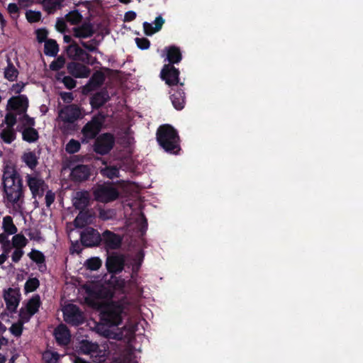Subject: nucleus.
<instances>
[{
    "label": "nucleus",
    "mask_w": 363,
    "mask_h": 363,
    "mask_svg": "<svg viewBox=\"0 0 363 363\" xmlns=\"http://www.w3.org/2000/svg\"><path fill=\"white\" fill-rule=\"evenodd\" d=\"M159 145L167 153L179 155L181 151L180 138L177 130L169 124L160 125L156 133Z\"/></svg>",
    "instance_id": "nucleus-1"
},
{
    "label": "nucleus",
    "mask_w": 363,
    "mask_h": 363,
    "mask_svg": "<svg viewBox=\"0 0 363 363\" xmlns=\"http://www.w3.org/2000/svg\"><path fill=\"white\" fill-rule=\"evenodd\" d=\"M124 306L116 302L105 304L99 308L100 322L103 325L108 327L118 326L123 322Z\"/></svg>",
    "instance_id": "nucleus-2"
},
{
    "label": "nucleus",
    "mask_w": 363,
    "mask_h": 363,
    "mask_svg": "<svg viewBox=\"0 0 363 363\" xmlns=\"http://www.w3.org/2000/svg\"><path fill=\"white\" fill-rule=\"evenodd\" d=\"M105 119V115L101 112L93 116L91 119L82 128L81 143L87 144L91 140L96 139L103 128Z\"/></svg>",
    "instance_id": "nucleus-3"
},
{
    "label": "nucleus",
    "mask_w": 363,
    "mask_h": 363,
    "mask_svg": "<svg viewBox=\"0 0 363 363\" xmlns=\"http://www.w3.org/2000/svg\"><path fill=\"white\" fill-rule=\"evenodd\" d=\"M3 197L11 204H17L22 203L24 198V187L23 185V179L9 180L3 184Z\"/></svg>",
    "instance_id": "nucleus-4"
},
{
    "label": "nucleus",
    "mask_w": 363,
    "mask_h": 363,
    "mask_svg": "<svg viewBox=\"0 0 363 363\" xmlns=\"http://www.w3.org/2000/svg\"><path fill=\"white\" fill-rule=\"evenodd\" d=\"M93 196L96 201L107 203L116 200L119 196V192L108 182L97 184L93 189Z\"/></svg>",
    "instance_id": "nucleus-5"
},
{
    "label": "nucleus",
    "mask_w": 363,
    "mask_h": 363,
    "mask_svg": "<svg viewBox=\"0 0 363 363\" xmlns=\"http://www.w3.org/2000/svg\"><path fill=\"white\" fill-rule=\"evenodd\" d=\"M115 144V138L113 134L105 133L95 139L93 146L94 151L100 155H105L110 152Z\"/></svg>",
    "instance_id": "nucleus-6"
},
{
    "label": "nucleus",
    "mask_w": 363,
    "mask_h": 363,
    "mask_svg": "<svg viewBox=\"0 0 363 363\" xmlns=\"http://www.w3.org/2000/svg\"><path fill=\"white\" fill-rule=\"evenodd\" d=\"M80 242L85 247H97L101 243V236L96 229L86 227L80 233Z\"/></svg>",
    "instance_id": "nucleus-7"
},
{
    "label": "nucleus",
    "mask_w": 363,
    "mask_h": 363,
    "mask_svg": "<svg viewBox=\"0 0 363 363\" xmlns=\"http://www.w3.org/2000/svg\"><path fill=\"white\" fill-rule=\"evenodd\" d=\"M65 321L72 326H79L85 321L84 316L82 311L76 305H70L64 311Z\"/></svg>",
    "instance_id": "nucleus-8"
},
{
    "label": "nucleus",
    "mask_w": 363,
    "mask_h": 363,
    "mask_svg": "<svg viewBox=\"0 0 363 363\" xmlns=\"http://www.w3.org/2000/svg\"><path fill=\"white\" fill-rule=\"evenodd\" d=\"M28 108V99L26 95L20 94L12 96L8 101L6 111H13L18 115L27 112Z\"/></svg>",
    "instance_id": "nucleus-9"
},
{
    "label": "nucleus",
    "mask_w": 363,
    "mask_h": 363,
    "mask_svg": "<svg viewBox=\"0 0 363 363\" xmlns=\"http://www.w3.org/2000/svg\"><path fill=\"white\" fill-rule=\"evenodd\" d=\"M125 262V259L123 255L113 252L107 257L106 260L107 271L111 274H118L123 270Z\"/></svg>",
    "instance_id": "nucleus-10"
},
{
    "label": "nucleus",
    "mask_w": 363,
    "mask_h": 363,
    "mask_svg": "<svg viewBox=\"0 0 363 363\" xmlns=\"http://www.w3.org/2000/svg\"><path fill=\"white\" fill-rule=\"evenodd\" d=\"M3 297L6 308L11 313H15L21 301V293L18 289L9 288L4 291Z\"/></svg>",
    "instance_id": "nucleus-11"
},
{
    "label": "nucleus",
    "mask_w": 363,
    "mask_h": 363,
    "mask_svg": "<svg viewBox=\"0 0 363 363\" xmlns=\"http://www.w3.org/2000/svg\"><path fill=\"white\" fill-rule=\"evenodd\" d=\"M180 72L172 65H164L160 72L161 79L169 86L179 84Z\"/></svg>",
    "instance_id": "nucleus-12"
},
{
    "label": "nucleus",
    "mask_w": 363,
    "mask_h": 363,
    "mask_svg": "<svg viewBox=\"0 0 363 363\" xmlns=\"http://www.w3.org/2000/svg\"><path fill=\"white\" fill-rule=\"evenodd\" d=\"M101 243L104 244V247L107 250H118L121 247L122 244V237L109 230H106L101 235Z\"/></svg>",
    "instance_id": "nucleus-13"
},
{
    "label": "nucleus",
    "mask_w": 363,
    "mask_h": 363,
    "mask_svg": "<svg viewBox=\"0 0 363 363\" xmlns=\"http://www.w3.org/2000/svg\"><path fill=\"white\" fill-rule=\"evenodd\" d=\"M26 181L28 186L31 191L33 198L36 196H43L45 191V183L44 180L36 176L27 174Z\"/></svg>",
    "instance_id": "nucleus-14"
},
{
    "label": "nucleus",
    "mask_w": 363,
    "mask_h": 363,
    "mask_svg": "<svg viewBox=\"0 0 363 363\" xmlns=\"http://www.w3.org/2000/svg\"><path fill=\"white\" fill-rule=\"evenodd\" d=\"M82 113L79 107L76 104L66 106L60 112V117L65 123H72L81 117Z\"/></svg>",
    "instance_id": "nucleus-15"
},
{
    "label": "nucleus",
    "mask_w": 363,
    "mask_h": 363,
    "mask_svg": "<svg viewBox=\"0 0 363 363\" xmlns=\"http://www.w3.org/2000/svg\"><path fill=\"white\" fill-rule=\"evenodd\" d=\"M67 72L75 78H86L91 73L89 67L78 62H70L67 65Z\"/></svg>",
    "instance_id": "nucleus-16"
},
{
    "label": "nucleus",
    "mask_w": 363,
    "mask_h": 363,
    "mask_svg": "<svg viewBox=\"0 0 363 363\" xmlns=\"http://www.w3.org/2000/svg\"><path fill=\"white\" fill-rule=\"evenodd\" d=\"M91 175V169L86 164H77L73 167L70 172V178L74 182L86 181Z\"/></svg>",
    "instance_id": "nucleus-17"
},
{
    "label": "nucleus",
    "mask_w": 363,
    "mask_h": 363,
    "mask_svg": "<svg viewBox=\"0 0 363 363\" xmlns=\"http://www.w3.org/2000/svg\"><path fill=\"white\" fill-rule=\"evenodd\" d=\"M73 35L77 38H88L95 33L94 25L90 22H84L81 26L73 28Z\"/></svg>",
    "instance_id": "nucleus-18"
},
{
    "label": "nucleus",
    "mask_w": 363,
    "mask_h": 363,
    "mask_svg": "<svg viewBox=\"0 0 363 363\" xmlns=\"http://www.w3.org/2000/svg\"><path fill=\"white\" fill-rule=\"evenodd\" d=\"M41 302L39 295L33 296L28 302L26 305V317L23 314V309L21 308L20 311V315L22 318H26L28 320L31 316L35 315L39 310Z\"/></svg>",
    "instance_id": "nucleus-19"
},
{
    "label": "nucleus",
    "mask_w": 363,
    "mask_h": 363,
    "mask_svg": "<svg viewBox=\"0 0 363 363\" xmlns=\"http://www.w3.org/2000/svg\"><path fill=\"white\" fill-rule=\"evenodd\" d=\"M170 99L174 108L178 111L182 110L185 105V93L181 88L172 89L170 91Z\"/></svg>",
    "instance_id": "nucleus-20"
},
{
    "label": "nucleus",
    "mask_w": 363,
    "mask_h": 363,
    "mask_svg": "<svg viewBox=\"0 0 363 363\" xmlns=\"http://www.w3.org/2000/svg\"><path fill=\"white\" fill-rule=\"evenodd\" d=\"M57 345L67 346L70 342V333L65 325H60L54 332Z\"/></svg>",
    "instance_id": "nucleus-21"
},
{
    "label": "nucleus",
    "mask_w": 363,
    "mask_h": 363,
    "mask_svg": "<svg viewBox=\"0 0 363 363\" xmlns=\"http://www.w3.org/2000/svg\"><path fill=\"white\" fill-rule=\"evenodd\" d=\"M110 100L108 91L104 89L96 92L90 98V104L93 109H99Z\"/></svg>",
    "instance_id": "nucleus-22"
},
{
    "label": "nucleus",
    "mask_w": 363,
    "mask_h": 363,
    "mask_svg": "<svg viewBox=\"0 0 363 363\" xmlns=\"http://www.w3.org/2000/svg\"><path fill=\"white\" fill-rule=\"evenodd\" d=\"M90 203V195L87 191H77L73 199V206L78 210L86 209Z\"/></svg>",
    "instance_id": "nucleus-23"
},
{
    "label": "nucleus",
    "mask_w": 363,
    "mask_h": 363,
    "mask_svg": "<svg viewBox=\"0 0 363 363\" xmlns=\"http://www.w3.org/2000/svg\"><path fill=\"white\" fill-rule=\"evenodd\" d=\"M106 80L105 74L101 70H97L93 73L87 82L86 87L89 90H95L101 87Z\"/></svg>",
    "instance_id": "nucleus-24"
},
{
    "label": "nucleus",
    "mask_w": 363,
    "mask_h": 363,
    "mask_svg": "<svg viewBox=\"0 0 363 363\" xmlns=\"http://www.w3.org/2000/svg\"><path fill=\"white\" fill-rule=\"evenodd\" d=\"M164 50L167 53V60L169 63L167 65L179 64L182 60L181 50L176 45H170L165 47Z\"/></svg>",
    "instance_id": "nucleus-25"
},
{
    "label": "nucleus",
    "mask_w": 363,
    "mask_h": 363,
    "mask_svg": "<svg viewBox=\"0 0 363 363\" xmlns=\"http://www.w3.org/2000/svg\"><path fill=\"white\" fill-rule=\"evenodd\" d=\"M92 221V215L89 210H79V214L74 220V225L76 228H83Z\"/></svg>",
    "instance_id": "nucleus-26"
},
{
    "label": "nucleus",
    "mask_w": 363,
    "mask_h": 363,
    "mask_svg": "<svg viewBox=\"0 0 363 363\" xmlns=\"http://www.w3.org/2000/svg\"><path fill=\"white\" fill-rule=\"evenodd\" d=\"M164 23V19L161 16L156 17L154 21L155 26H152V23L144 22L143 29L145 34L148 36L152 35L162 29Z\"/></svg>",
    "instance_id": "nucleus-27"
},
{
    "label": "nucleus",
    "mask_w": 363,
    "mask_h": 363,
    "mask_svg": "<svg viewBox=\"0 0 363 363\" xmlns=\"http://www.w3.org/2000/svg\"><path fill=\"white\" fill-rule=\"evenodd\" d=\"M77 57L75 61H79L86 65H94L97 62V59L88 53L85 50L81 47L75 48Z\"/></svg>",
    "instance_id": "nucleus-28"
},
{
    "label": "nucleus",
    "mask_w": 363,
    "mask_h": 363,
    "mask_svg": "<svg viewBox=\"0 0 363 363\" xmlns=\"http://www.w3.org/2000/svg\"><path fill=\"white\" fill-rule=\"evenodd\" d=\"M28 255L32 261L38 264V269L41 272L45 271L47 268L45 264V256L42 252L38 250H32V251L29 252Z\"/></svg>",
    "instance_id": "nucleus-29"
},
{
    "label": "nucleus",
    "mask_w": 363,
    "mask_h": 363,
    "mask_svg": "<svg viewBox=\"0 0 363 363\" xmlns=\"http://www.w3.org/2000/svg\"><path fill=\"white\" fill-rule=\"evenodd\" d=\"M38 138V132L33 127H26L22 130V139L24 141L32 143L36 142Z\"/></svg>",
    "instance_id": "nucleus-30"
},
{
    "label": "nucleus",
    "mask_w": 363,
    "mask_h": 363,
    "mask_svg": "<svg viewBox=\"0 0 363 363\" xmlns=\"http://www.w3.org/2000/svg\"><path fill=\"white\" fill-rule=\"evenodd\" d=\"M59 52V46L57 41L53 39H48L44 45V53L47 56L55 57Z\"/></svg>",
    "instance_id": "nucleus-31"
},
{
    "label": "nucleus",
    "mask_w": 363,
    "mask_h": 363,
    "mask_svg": "<svg viewBox=\"0 0 363 363\" xmlns=\"http://www.w3.org/2000/svg\"><path fill=\"white\" fill-rule=\"evenodd\" d=\"M99 348L96 343H93L87 340H82L79 343V350L85 354L96 352Z\"/></svg>",
    "instance_id": "nucleus-32"
},
{
    "label": "nucleus",
    "mask_w": 363,
    "mask_h": 363,
    "mask_svg": "<svg viewBox=\"0 0 363 363\" xmlns=\"http://www.w3.org/2000/svg\"><path fill=\"white\" fill-rule=\"evenodd\" d=\"M21 179L22 178L20 176V174L14 168L9 166L5 167L2 177V184H6V182H7L8 180H9V182H11L12 180H17Z\"/></svg>",
    "instance_id": "nucleus-33"
},
{
    "label": "nucleus",
    "mask_w": 363,
    "mask_h": 363,
    "mask_svg": "<svg viewBox=\"0 0 363 363\" xmlns=\"http://www.w3.org/2000/svg\"><path fill=\"white\" fill-rule=\"evenodd\" d=\"M63 0H43V6L48 13H53L57 9H61Z\"/></svg>",
    "instance_id": "nucleus-34"
},
{
    "label": "nucleus",
    "mask_w": 363,
    "mask_h": 363,
    "mask_svg": "<svg viewBox=\"0 0 363 363\" xmlns=\"http://www.w3.org/2000/svg\"><path fill=\"white\" fill-rule=\"evenodd\" d=\"M1 139L6 144H11L16 138L14 128L6 127L0 132Z\"/></svg>",
    "instance_id": "nucleus-35"
},
{
    "label": "nucleus",
    "mask_w": 363,
    "mask_h": 363,
    "mask_svg": "<svg viewBox=\"0 0 363 363\" xmlns=\"http://www.w3.org/2000/svg\"><path fill=\"white\" fill-rule=\"evenodd\" d=\"M56 79L64 84L65 86L68 89H74L77 85V82L69 76H65V72H59L56 74Z\"/></svg>",
    "instance_id": "nucleus-36"
},
{
    "label": "nucleus",
    "mask_w": 363,
    "mask_h": 363,
    "mask_svg": "<svg viewBox=\"0 0 363 363\" xmlns=\"http://www.w3.org/2000/svg\"><path fill=\"white\" fill-rule=\"evenodd\" d=\"M2 228L7 235H14L17 233V228L10 216H6L3 218Z\"/></svg>",
    "instance_id": "nucleus-37"
},
{
    "label": "nucleus",
    "mask_w": 363,
    "mask_h": 363,
    "mask_svg": "<svg viewBox=\"0 0 363 363\" xmlns=\"http://www.w3.org/2000/svg\"><path fill=\"white\" fill-rule=\"evenodd\" d=\"M22 160L31 169H34L38 164V157L34 152H25L22 156Z\"/></svg>",
    "instance_id": "nucleus-38"
},
{
    "label": "nucleus",
    "mask_w": 363,
    "mask_h": 363,
    "mask_svg": "<svg viewBox=\"0 0 363 363\" xmlns=\"http://www.w3.org/2000/svg\"><path fill=\"white\" fill-rule=\"evenodd\" d=\"M82 15L77 9L65 15V20L72 25H77L82 21Z\"/></svg>",
    "instance_id": "nucleus-39"
},
{
    "label": "nucleus",
    "mask_w": 363,
    "mask_h": 363,
    "mask_svg": "<svg viewBox=\"0 0 363 363\" xmlns=\"http://www.w3.org/2000/svg\"><path fill=\"white\" fill-rule=\"evenodd\" d=\"M18 71L12 62H9L7 67L4 71V77L10 82H13L18 77Z\"/></svg>",
    "instance_id": "nucleus-40"
},
{
    "label": "nucleus",
    "mask_w": 363,
    "mask_h": 363,
    "mask_svg": "<svg viewBox=\"0 0 363 363\" xmlns=\"http://www.w3.org/2000/svg\"><path fill=\"white\" fill-rule=\"evenodd\" d=\"M101 173L104 176L108 179H113L119 177V169L116 166L106 167L101 170Z\"/></svg>",
    "instance_id": "nucleus-41"
},
{
    "label": "nucleus",
    "mask_w": 363,
    "mask_h": 363,
    "mask_svg": "<svg viewBox=\"0 0 363 363\" xmlns=\"http://www.w3.org/2000/svg\"><path fill=\"white\" fill-rule=\"evenodd\" d=\"M40 286V281L37 278H29L25 283L24 291L26 293L35 291Z\"/></svg>",
    "instance_id": "nucleus-42"
},
{
    "label": "nucleus",
    "mask_w": 363,
    "mask_h": 363,
    "mask_svg": "<svg viewBox=\"0 0 363 363\" xmlns=\"http://www.w3.org/2000/svg\"><path fill=\"white\" fill-rule=\"evenodd\" d=\"M101 260L97 257L89 258L84 263V266L88 269L92 271L98 270L101 267Z\"/></svg>",
    "instance_id": "nucleus-43"
},
{
    "label": "nucleus",
    "mask_w": 363,
    "mask_h": 363,
    "mask_svg": "<svg viewBox=\"0 0 363 363\" xmlns=\"http://www.w3.org/2000/svg\"><path fill=\"white\" fill-rule=\"evenodd\" d=\"M81 148V144L80 142L71 139L66 145L65 150L69 154H74L79 151Z\"/></svg>",
    "instance_id": "nucleus-44"
},
{
    "label": "nucleus",
    "mask_w": 363,
    "mask_h": 363,
    "mask_svg": "<svg viewBox=\"0 0 363 363\" xmlns=\"http://www.w3.org/2000/svg\"><path fill=\"white\" fill-rule=\"evenodd\" d=\"M12 243L16 248L22 249L26 246L28 240L22 234H16L12 238Z\"/></svg>",
    "instance_id": "nucleus-45"
},
{
    "label": "nucleus",
    "mask_w": 363,
    "mask_h": 363,
    "mask_svg": "<svg viewBox=\"0 0 363 363\" xmlns=\"http://www.w3.org/2000/svg\"><path fill=\"white\" fill-rule=\"evenodd\" d=\"M17 115L18 114L13 112V111H7L4 118V123L6 124V127L14 128V125L17 123Z\"/></svg>",
    "instance_id": "nucleus-46"
},
{
    "label": "nucleus",
    "mask_w": 363,
    "mask_h": 363,
    "mask_svg": "<svg viewBox=\"0 0 363 363\" xmlns=\"http://www.w3.org/2000/svg\"><path fill=\"white\" fill-rule=\"evenodd\" d=\"M80 44L84 48V50H86L89 52H100L99 49L97 48L96 45H98V42L96 39H92L89 43L84 42V41H80Z\"/></svg>",
    "instance_id": "nucleus-47"
},
{
    "label": "nucleus",
    "mask_w": 363,
    "mask_h": 363,
    "mask_svg": "<svg viewBox=\"0 0 363 363\" xmlns=\"http://www.w3.org/2000/svg\"><path fill=\"white\" fill-rule=\"evenodd\" d=\"M65 64V59L62 56H59L53 60L50 65V69L52 71H59Z\"/></svg>",
    "instance_id": "nucleus-48"
},
{
    "label": "nucleus",
    "mask_w": 363,
    "mask_h": 363,
    "mask_svg": "<svg viewBox=\"0 0 363 363\" xmlns=\"http://www.w3.org/2000/svg\"><path fill=\"white\" fill-rule=\"evenodd\" d=\"M26 17L29 23H36L40 20L41 13L40 11L29 10L26 11Z\"/></svg>",
    "instance_id": "nucleus-49"
},
{
    "label": "nucleus",
    "mask_w": 363,
    "mask_h": 363,
    "mask_svg": "<svg viewBox=\"0 0 363 363\" xmlns=\"http://www.w3.org/2000/svg\"><path fill=\"white\" fill-rule=\"evenodd\" d=\"M23 116L19 118V121L23 123V126L24 128L26 127H33L35 125V119L30 116H29L26 113H23Z\"/></svg>",
    "instance_id": "nucleus-50"
},
{
    "label": "nucleus",
    "mask_w": 363,
    "mask_h": 363,
    "mask_svg": "<svg viewBox=\"0 0 363 363\" xmlns=\"http://www.w3.org/2000/svg\"><path fill=\"white\" fill-rule=\"evenodd\" d=\"M45 363H58L60 354L56 352H45L43 355Z\"/></svg>",
    "instance_id": "nucleus-51"
},
{
    "label": "nucleus",
    "mask_w": 363,
    "mask_h": 363,
    "mask_svg": "<svg viewBox=\"0 0 363 363\" xmlns=\"http://www.w3.org/2000/svg\"><path fill=\"white\" fill-rule=\"evenodd\" d=\"M23 330V323L21 322L12 324V325L9 328V330L11 333V334L16 337H20L22 335Z\"/></svg>",
    "instance_id": "nucleus-52"
},
{
    "label": "nucleus",
    "mask_w": 363,
    "mask_h": 363,
    "mask_svg": "<svg viewBox=\"0 0 363 363\" xmlns=\"http://www.w3.org/2000/svg\"><path fill=\"white\" fill-rule=\"evenodd\" d=\"M77 47H79V45L76 42H72L70 45L66 47V52L69 58L72 59L75 61V57H77V53L75 48Z\"/></svg>",
    "instance_id": "nucleus-53"
},
{
    "label": "nucleus",
    "mask_w": 363,
    "mask_h": 363,
    "mask_svg": "<svg viewBox=\"0 0 363 363\" xmlns=\"http://www.w3.org/2000/svg\"><path fill=\"white\" fill-rule=\"evenodd\" d=\"M135 40L140 50H147L150 46V41L146 38H136Z\"/></svg>",
    "instance_id": "nucleus-54"
},
{
    "label": "nucleus",
    "mask_w": 363,
    "mask_h": 363,
    "mask_svg": "<svg viewBox=\"0 0 363 363\" xmlns=\"http://www.w3.org/2000/svg\"><path fill=\"white\" fill-rule=\"evenodd\" d=\"M7 10L13 19H16L18 17L19 9L16 4L10 3L8 5Z\"/></svg>",
    "instance_id": "nucleus-55"
},
{
    "label": "nucleus",
    "mask_w": 363,
    "mask_h": 363,
    "mask_svg": "<svg viewBox=\"0 0 363 363\" xmlns=\"http://www.w3.org/2000/svg\"><path fill=\"white\" fill-rule=\"evenodd\" d=\"M147 220L143 213H140V222L139 224V230L141 233V235H143L146 233L147 230Z\"/></svg>",
    "instance_id": "nucleus-56"
},
{
    "label": "nucleus",
    "mask_w": 363,
    "mask_h": 363,
    "mask_svg": "<svg viewBox=\"0 0 363 363\" xmlns=\"http://www.w3.org/2000/svg\"><path fill=\"white\" fill-rule=\"evenodd\" d=\"M36 38L39 43L45 42L48 40V31L45 28H40L36 30Z\"/></svg>",
    "instance_id": "nucleus-57"
},
{
    "label": "nucleus",
    "mask_w": 363,
    "mask_h": 363,
    "mask_svg": "<svg viewBox=\"0 0 363 363\" xmlns=\"http://www.w3.org/2000/svg\"><path fill=\"white\" fill-rule=\"evenodd\" d=\"M23 254L24 252L22 249L16 248V250L13 251L11 255L12 261L15 263L18 262L21 260V257H23Z\"/></svg>",
    "instance_id": "nucleus-58"
},
{
    "label": "nucleus",
    "mask_w": 363,
    "mask_h": 363,
    "mask_svg": "<svg viewBox=\"0 0 363 363\" xmlns=\"http://www.w3.org/2000/svg\"><path fill=\"white\" fill-rule=\"evenodd\" d=\"M56 29L62 33H64L67 30V24L65 21L62 18H58L56 22Z\"/></svg>",
    "instance_id": "nucleus-59"
},
{
    "label": "nucleus",
    "mask_w": 363,
    "mask_h": 363,
    "mask_svg": "<svg viewBox=\"0 0 363 363\" xmlns=\"http://www.w3.org/2000/svg\"><path fill=\"white\" fill-rule=\"evenodd\" d=\"M82 246V242L79 243L78 241L72 242L70 247L71 253L80 254L83 250Z\"/></svg>",
    "instance_id": "nucleus-60"
},
{
    "label": "nucleus",
    "mask_w": 363,
    "mask_h": 363,
    "mask_svg": "<svg viewBox=\"0 0 363 363\" xmlns=\"http://www.w3.org/2000/svg\"><path fill=\"white\" fill-rule=\"evenodd\" d=\"M60 96L62 101L66 104H70L74 99L72 92L62 91L60 92Z\"/></svg>",
    "instance_id": "nucleus-61"
},
{
    "label": "nucleus",
    "mask_w": 363,
    "mask_h": 363,
    "mask_svg": "<svg viewBox=\"0 0 363 363\" xmlns=\"http://www.w3.org/2000/svg\"><path fill=\"white\" fill-rule=\"evenodd\" d=\"M45 199L46 206L48 207H50L51 206V204H52L53 202L55 201V194L52 191L49 190L47 191Z\"/></svg>",
    "instance_id": "nucleus-62"
},
{
    "label": "nucleus",
    "mask_w": 363,
    "mask_h": 363,
    "mask_svg": "<svg viewBox=\"0 0 363 363\" xmlns=\"http://www.w3.org/2000/svg\"><path fill=\"white\" fill-rule=\"evenodd\" d=\"M136 13L133 11H128L125 13L124 16V22H130L135 19L136 18Z\"/></svg>",
    "instance_id": "nucleus-63"
},
{
    "label": "nucleus",
    "mask_w": 363,
    "mask_h": 363,
    "mask_svg": "<svg viewBox=\"0 0 363 363\" xmlns=\"http://www.w3.org/2000/svg\"><path fill=\"white\" fill-rule=\"evenodd\" d=\"M27 235L29 237L30 240H39L40 238V232L38 230H35L34 231L29 230L27 233Z\"/></svg>",
    "instance_id": "nucleus-64"
}]
</instances>
